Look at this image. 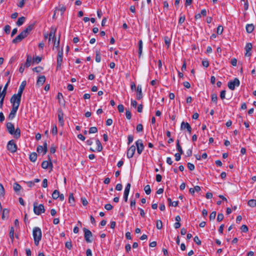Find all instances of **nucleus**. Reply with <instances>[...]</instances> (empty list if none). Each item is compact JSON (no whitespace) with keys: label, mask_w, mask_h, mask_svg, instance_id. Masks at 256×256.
Masks as SVG:
<instances>
[{"label":"nucleus","mask_w":256,"mask_h":256,"mask_svg":"<svg viewBox=\"0 0 256 256\" xmlns=\"http://www.w3.org/2000/svg\"><path fill=\"white\" fill-rule=\"evenodd\" d=\"M6 127L8 132L12 135H13L14 138L18 139L20 136V130L19 128H17L14 130V125L12 122H8L6 124Z\"/></svg>","instance_id":"1"},{"label":"nucleus","mask_w":256,"mask_h":256,"mask_svg":"<svg viewBox=\"0 0 256 256\" xmlns=\"http://www.w3.org/2000/svg\"><path fill=\"white\" fill-rule=\"evenodd\" d=\"M32 236L36 246H38L42 237L41 229L38 227H34L32 230Z\"/></svg>","instance_id":"2"},{"label":"nucleus","mask_w":256,"mask_h":256,"mask_svg":"<svg viewBox=\"0 0 256 256\" xmlns=\"http://www.w3.org/2000/svg\"><path fill=\"white\" fill-rule=\"evenodd\" d=\"M22 96L17 94H14L10 98V102L12 104V106L16 108H19Z\"/></svg>","instance_id":"3"},{"label":"nucleus","mask_w":256,"mask_h":256,"mask_svg":"<svg viewBox=\"0 0 256 256\" xmlns=\"http://www.w3.org/2000/svg\"><path fill=\"white\" fill-rule=\"evenodd\" d=\"M34 212L36 215H40L42 213H44L45 209L44 206L42 204L38 205V203L35 202L34 203Z\"/></svg>","instance_id":"4"},{"label":"nucleus","mask_w":256,"mask_h":256,"mask_svg":"<svg viewBox=\"0 0 256 256\" xmlns=\"http://www.w3.org/2000/svg\"><path fill=\"white\" fill-rule=\"evenodd\" d=\"M63 60V49L60 50L58 53L56 69L58 70L61 68Z\"/></svg>","instance_id":"5"},{"label":"nucleus","mask_w":256,"mask_h":256,"mask_svg":"<svg viewBox=\"0 0 256 256\" xmlns=\"http://www.w3.org/2000/svg\"><path fill=\"white\" fill-rule=\"evenodd\" d=\"M7 149L12 153H14L17 150V146L13 140H10L7 144Z\"/></svg>","instance_id":"6"},{"label":"nucleus","mask_w":256,"mask_h":256,"mask_svg":"<svg viewBox=\"0 0 256 256\" xmlns=\"http://www.w3.org/2000/svg\"><path fill=\"white\" fill-rule=\"evenodd\" d=\"M240 84V82L238 78H235L233 80L230 81L228 84V88L233 90L236 86H238Z\"/></svg>","instance_id":"7"},{"label":"nucleus","mask_w":256,"mask_h":256,"mask_svg":"<svg viewBox=\"0 0 256 256\" xmlns=\"http://www.w3.org/2000/svg\"><path fill=\"white\" fill-rule=\"evenodd\" d=\"M27 36H28L26 34V32L22 31L18 36H17L14 39H13L12 42L14 44H17L21 42Z\"/></svg>","instance_id":"8"},{"label":"nucleus","mask_w":256,"mask_h":256,"mask_svg":"<svg viewBox=\"0 0 256 256\" xmlns=\"http://www.w3.org/2000/svg\"><path fill=\"white\" fill-rule=\"evenodd\" d=\"M84 236L86 241L87 242H92L91 238L92 236V232L86 228H84Z\"/></svg>","instance_id":"9"},{"label":"nucleus","mask_w":256,"mask_h":256,"mask_svg":"<svg viewBox=\"0 0 256 256\" xmlns=\"http://www.w3.org/2000/svg\"><path fill=\"white\" fill-rule=\"evenodd\" d=\"M136 146L137 152L139 154H140L144 149V146L142 140H138L136 142Z\"/></svg>","instance_id":"10"},{"label":"nucleus","mask_w":256,"mask_h":256,"mask_svg":"<svg viewBox=\"0 0 256 256\" xmlns=\"http://www.w3.org/2000/svg\"><path fill=\"white\" fill-rule=\"evenodd\" d=\"M37 152L39 154L44 153V154H46L48 151L47 144L45 142L44 144V146H38L36 149Z\"/></svg>","instance_id":"11"},{"label":"nucleus","mask_w":256,"mask_h":256,"mask_svg":"<svg viewBox=\"0 0 256 256\" xmlns=\"http://www.w3.org/2000/svg\"><path fill=\"white\" fill-rule=\"evenodd\" d=\"M58 120L61 126H63L64 124V112L62 109H59L58 110Z\"/></svg>","instance_id":"12"},{"label":"nucleus","mask_w":256,"mask_h":256,"mask_svg":"<svg viewBox=\"0 0 256 256\" xmlns=\"http://www.w3.org/2000/svg\"><path fill=\"white\" fill-rule=\"evenodd\" d=\"M136 146L134 145L130 146L127 151V156L128 158H132L135 152Z\"/></svg>","instance_id":"13"},{"label":"nucleus","mask_w":256,"mask_h":256,"mask_svg":"<svg viewBox=\"0 0 256 256\" xmlns=\"http://www.w3.org/2000/svg\"><path fill=\"white\" fill-rule=\"evenodd\" d=\"M180 128L182 130H185L186 129L188 133L190 134L192 132V128L190 126V124L188 122H182L181 123L180 125Z\"/></svg>","instance_id":"14"},{"label":"nucleus","mask_w":256,"mask_h":256,"mask_svg":"<svg viewBox=\"0 0 256 256\" xmlns=\"http://www.w3.org/2000/svg\"><path fill=\"white\" fill-rule=\"evenodd\" d=\"M252 44L251 43L249 42V43H247L246 44V46L245 48H244L245 50L246 51V52L245 54V56H251L252 54H251V52H250L252 50Z\"/></svg>","instance_id":"15"},{"label":"nucleus","mask_w":256,"mask_h":256,"mask_svg":"<svg viewBox=\"0 0 256 256\" xmlns=\"http://www.w3.org/2000/svg\"><path fill=\"white\" fill-rule=\"evenodd\" d=\"M18 108H16V106H12V110H11V111L8 115V118L9 120H12V119H14V118Z\"/></svg>","instance_id":"16"},{"label":"nucleus","mask_w":256,"mask_h":256,"mask_svg":"<svg viewBox=\"0 0 256 256\" xmlns=\"http://www.w3.org/2000/svg\"><path fill=\"white\" fill-rule=\"evenodd\" d=\"M56 30V28H51L50 32L48 34V42H50L52 40L53 42L54 40L56 38L55 36Z\"/></svg>","instance_id":"17"},{"label":"nucleus","mask_w":256,"mask_h":256,"mask_svg":"<svg viewBox=\"0 0 256 256\" xmlns=\"http://www.w3.org/2000/svg\"><path fill=\"white\" fill-rule=\"evenodd\" d=\"M42 167L44 169H46L48 167H50V169L52 170V164L50 160V162L47 161V160H44V161L42 162Z\"/></svg>","instance_id":"18"},{"label":"nucleus","mask_w":256,"mask_h":256,"mask_svg":"<svg viewBox=\"0 0 256 256\" xmlns=\"http://www.w3.org/2000/svg\"><path fill=\"white\" fill-rule=\"evenodd\" d=\"M10 82V78H9L8 82L5 84L2 91L1 92L0 98H4V97L6 94V90H7L8 86Z\"/></svg>","instance_id":"19"},{"label":"nucleus","mask_w":256,"mask_h":256,"mask_svg":"<svg viewBox=\"0 0 256 256\" xmlns=\"http://www.w3.org/2000/svg\"><path fill=\"white\" fill-rule=\"evenodd\" d=\"M136 90H137L136 98L138 100H140L142 98V88L140 85L138 86Z\"/></svg>","instance_id":"20"},{"label":"nucleus","mask_w":256,"mask_h":256,"mask_svg":"<svg viewBox=\"0 0 256 256\" xmlns=\"http://www.w3.org/2000/svg\"><path fill=\"white\" fill-rule=\"evenodd\" d=\"M26 85V81H24L22 82L20 86L19 87L18 92V96L20 95L22 96V92L24 91V88Z\"/></svg>","instance_id":"21"},{"label":"nucleus","mask_w":256,"mask_h":256,"mask_svg":"<svg viewBox=\"0 0 256 256\" xmlns=\"http://www.w3.org/2000/svg\"><path fill=\"white\" fill-rule=\"evenodd\" d=\"M46 81V77L44 76H39L38 78L37 82H36V84L39 86L42 85L44 82Z\"/></svg>","instance_id":"22"},{"label":"nucleus","mask_w":256,"mask_h":256,"mask_svg":"<svg viewBox=\"0 0 256 256\" xmlns=\"http://www.w3.org/2000/svg\"><path fill=\"white\" fill-rule=\"evenodd\" d=\"M34 28V24H30L24 30V32H26V34L28 36L29 33L33 30Z\"/></svg>","instance_id":"23"},{"label":"nucleus","mask_w":256,"mask_h":256,"mask_svg":"<svg viewBox=\"0 0 256 256\" xmlns=\"http://www.w3.org/2000/svg\"><path fill=\"white\" fill-rule=\"evenodd\" d=\"M26 18L24 16L19 18L16 22V24L18 26H22L25 22Z\"/></svg>","instance_id":"24"},{"label":"nucleus","mask_w":256,"mask_h":256,"mask_svg":"<svg viewBox=\"0 0 256 256\" xmlns=\"http://www.w3.org/2000/svg\"><path fill=\"white\" fill-rule=\"evenodd\" d=\"M246 30L248 33H251L254 30V26L252 24H248L246 26Z\"/></svg>","instance_id":"25"},{"label":"nucleus","mask_w":256,"mask_h":256,"mask_svg":"<svg viewBox=\"0 0 256 256\" xmlns=\"http://www.w3.org/2000/svg\"><path fill=\"white\" fill-rule=\"evenodd\" d=\"M37 159V154L36 152H32L30 155V160L32 162H35Z\"/></svg>","instance_id":"26"},{"label":"nucleus","mask_w":256,"mask_h":256,"mask_svg":"<svg viewBox=\"0 0 256 256\" xmlns=\"http://www.w3.org/2000/svg\"><path fill=\"white\" fill-rule=\"evenodd\" d=\"M96 144L97 146L96 147V150L98 152H101L102 150V145L100 141L99 140H96Z\"/></svg>","instance_id":"27"},{"label":"nucleus","mask_w":256,"mask_h":256,"mask_svg":"<svg viewBox=\"0 0 256 256\" xmlns=\"http://www.w3.org/2000/svg\"><path fill=\"white\" fill-rule=\"evenodd\" d=\"M248 204L252 208L256 206V200L252 199L249 200L248 202Z\"/></svg>","instance_id":"28"},{"label":"nucleus","mask_w":256,"mask_h":256,"mask_svg":"<svg viewBox=\"0 0 256 256\" xmlns=\"http://www.w3.org/2000/svg\"><path fill=\"white\" fill-rule=\"evenodd\" d=\"M176 149H177L178 151L179 152V153L180 154H183L184 152H183L182 149L180 144V140H176Z\"/></svg>","instance_id":"29"},{"label":"nucleus","mask_w":256,"mask_h":256,"mask_svg":"<svg viewBox=\"0 0 256 256\" xmlns=\"http://www.w3.org/2000/svg\"><path fill=\"white\" fill-rule=\"evenodd\" d=\"M32 60V56L30 55H28L26 62L24 64V66L28 68L30 66Z\"/></svg>","instance_id":"30"},{"label":"nucleus","mask_w":256,"mask_h":256,"mask_svg":"<svg viewBox=\"0 0 256 256\" xmlns=\"http://www.w3.org/2000/svg\"><path fill=\"white\" fill-rule=\"evenodd\" d=\"M14 190L17 192H19L21 188H22V186L20 184H18L16 182L14 184Z\"/></svg>","instance_id":"31"},{"label":"nucleus","mask_w":256,"mask_h":256,"mask_svg":"<svg viewBox=\"0 0 256 256\" xmlns=\"http://www.w3.org/2000/svg\"><path fill=\"white\" fill-rule=\"evenodd\" d=\"M60 196V192L58 190H54L52 194V198L56 200Z\"/></svg>","instance_id":"32"},{"label":"nucleus","mask_w":256,"mask_h":256,"mask_svg":"<svg viewBox=\"0 0 256 256\" xmlns=\"http://www.w3.org/2000/svg\"><path fill=\"white\" fill-rule=\"evenodd\" d=\"M96 61L97 62H100L101 61V56L100 53L99 51L96 50Z\"/></svg>","instance_id":"33"},{"label":"nucleus","mask_w":256,"mask_h":256,"mask_svg":"<svg viewBox=\"0 0 256 256\" xmlns=\"http://www.w3.org/2000/svg\"><path fill=\"white\" fill-rule=\"evenodd\" d=\"M142 40H140L138 42V54L140 56L141 55L142 51Z\"/></svg>","instance_id":"34"},{"label":"nucleus","mask_w":256,"mask_h":256,"mask_svg":"<svg viewBox=\"0 0 256 256\" xmlns=\"http://www.w3.org/2000/svg\"><path fill=\"white\" fill-rule=\"evenodd\" d=\"M144 190L146 194H150L151 192V189L149 185H146L144 188Z\"/></svg>","instance_id":"35"},{"label":"nucleus","mask_w":256,"mask_h":256,"mask_svg":"<svg viewBox=\"0 0 256 256\" xmlns=\"http://www.w3.org/2000/svg\"><path fill=\"white\" fill-rule=\"evenodd\" d=\"M52 133L53 135H56L58 133V129L56 124L52 126Z\"/></svg>","instance_id":"36"},{"label":"nucleus","mask_w":256,"mask_h":256,"mask_svg":"<svg viewBox=\"0 0 256 256\" xmlns=\"http://www.w3.org/2000/svg\"><path fill=\"white\" fill-rule=\"evenodd\" d=\"M130 186H131L130 184V183L127 184L125 188V189H124V194H129Z\"/></svg>","instance_id":"37"},{"label":"nucleus","mask_w":256,"mask_h":256,"mask_svg":"<svg viewBox=\"0 0 256 256\" xmlns=\"http://www.w3.org/2000/svg\"><path fill=\"white\" fill-rule=\"evenodd\" d=\"M9 214V210L6 209L4 208L3 210L2 211V219L4 220L5 216H8Z\"/></svg>","instance_id":"38"},{"label":"nucleus","mask_w":256,"mask_h":256,"mask_svg":"<svg viewBox=\"0 0 256 256\" xmlns=\"http://www.w3.org/2000/svg\"><path fill=\"white\" fill-rule=\"evenodd\" d=\"M14 228L13 227H11L10 232V236L12 240H13L14 238Z\"/></svg>","instance_id":"39"},{"label":"nucleus","mask_w":256,"mask_h":256,"mask_svg":"<svg viewBox=\"0 0 256 256\" xmlns=\"http://www.w3.org/2000/svg\"><path fill=\"white\" fill-rule=\"evenodd\" d=\"M156 228L158 230H160L162 226V223L160 220H158L156 224Z\"/></svg>","instance_id":"40"},{"label":"nucleus","mask_w":256,"mask_h":256,"mask_svg":"<svg viewBox=\"0 0 256 256\" xmlns=\"http://www.w3.org/2000/svg\"><path fill=\"white\" fill-rule=\"evenodd\" d=\"M97 132L98 129L95 126L90 128L88 131L90 134H94L96 133Z\"/></svg>","instance_id":"41"},{"label":"nucleus","mask_w":256,"mask_h":256,"mask_svg":"<svg viewBox=\"0 0 256 256\" xmlns=\"http://www.w3.org/2000/svg\"><path fill=\"white\" fill-rule=\"evenodd\" d=\"M223 32V27L222 26H218L216 28V32L218 34H221Z\"/></svg>","instance_id":"42"},{"label":"nucleus","mask_w":256,"mask_h":256,"mask_svg":"<svg viewBox=\"0 0 256 256\" xmlns=\"http://www.w3.org/2000/svg\"><path fill=\"white\" fill-rule=\"evenodd\" d=\"M5 190L2 184L0 183V195L4 196V195Z\"/></svg>","instance_id":"43"},{"label":"nucleus","mask_w":256,"mask_h":256,"mask_svg":"<svg viewBox=\"0 0 256 256\" xmlns=\"http://www.w3.org/2000/svg\"><path fill=\"white\" fill-rule=\"evenodd\" d=\"M65 246L68 250H71L72 248V244L71 240L66 242L65 244Z\"/></svg>","instance_id":"44"},{"label":"nucleus","mask_w":256,"mask_h":256,"mask_svg":"<svg viewBox=\"0 0 256 256\" xmlns=\"http://www.w3.org/2000/svg\"><path fill=\"white\" fill-rule=\"evenodd\" d=\"M10 26L9 25H6L4 28V30L6 34H9L10 30Z\"/></svg>","instance_id":"45"},{"label":"nucleus","mask_w":256,"mask_h":256,"mask_svg":"<svg viewBox=\"0 0 256 256\" xmlns=\"http://www.w3.org/2000/svg\"><path fill=\"white\" fill-rule=\"evenodd\" d=\"M42 60V58L40 56H36V57H34L33 58V62H36V64H38Z\"/></svg>","instance_id":"46"},{"label":"nucleus","mask_w":256,"mask_h":256,"mask_svg":"<svg viewBox=\"0 0 256 256\" xmlns=\"http://www.w3.org/2000/svg\"><path fill=\"white\" fill-rule=\"evenodd\" d=\"M240 230L242 232H246L248 230V228L246 225L243 224L240 228Z\"/></svg>","instance_id":"47"},{"label":"nucleus","mask_w":256,"mask_h":256,"mask_svg":"<svg viewBox=\"0 0 256 256\" xmlns=\"http://www.w3.org/2000/svg\"><path fill=\"white\" fill-rule=\"evenodd\" d=\"M136 131L138 132H141L143 130V126L142 124H138L136 126Z\"/></svg>","instance_id":"48"},{"label":"nucleus","mask_w":256,"mask_h":256,"mask_svg":"<svg viewBox=\"0 0 256 256\" xmlns=\"http://www.w3.org/2000/svg\"><path fill=\"white\" fill-rule=\"evenodd\" d=\"M212 100L213 102H216L218 100V96L216 94H212L211 96Z\"/></svg>","instance_id":"49"},{"label":"nucleus","mask_w":256,"mask_h":256,"mask_svg":"<svg viewBox=\"0 0 256 256\" xmlns=\"http://www.w3.org/2000/svg\"><path fill=\"white\" fill-rule=\"evenodd\" d=\"M118 109L120 112H123L124 110V106L122 104L118 105Z\"/></svg>","instance_id":"50"},{"label":"nucleus","mask_w":256,"mask_h":256,"mask_svg":"<svg viewBox=\"0 0 256 256\" xmlns=\"http://www.w3.org/2000/svg\"><path fill=\"white\" fill-rule=\"evenodd\" d=\"M194 242L198 244V245H200L201 244V241L199 239L198 237V236H196L194 238Z\"/></svg>","instance_id":"51"},{"label":"nucleus","mask_w":256,"mask_h":256,"mask_svg":"<svg viewBox=\"0 0 256 256\" xmlns=\"http://www.w3.org/2000/svg\"><path fill=\"white\" fill-rule=\"evenodd\" d=\"M126 118L128 120H130L132 118V114L130 110H126Z\"/></svg>","instance_id":"52"},{"label":"nucleus","mask_w":256,"mask_h":256,"mask_svg":"<svg viewBox=\"0 0 256 256\" xmlns=\"http://www.w3.org/2000/svg\"><path fill=\"white\" fill-rule=\"evenodd\" d=\"M224 219V215L222 214H218L217 216V220L220 222Z\"/></svg>","instance_id":"53"},{"label":"nucleus","mask_w":256,"mask_h":256,"mask_svg":"<svg viewBox=\"0 0 256 256\" xmlns=\"http://www.w3.org/2000/svg\"><path fill=\"white\" fill-rule=\"evenodd\" d=\"M216 216V212H212L210 215V220H214Z\"/></svg>","instance_id":"54"},{"label":"nucleus","mask_w":256,"mask_h":256,"mask_svg":"<svg viewBox=\"0 0 256 256\" xmlns=\"http://www.w3.org/2000/svg\"><path fill=\"white\" fill-rule=\"evenodd\" d=\"M188 168L190 170H193L194 169V166L192 163L188 162Z\"/></svg>","instance_id":"55"},{"label":"nucleus","mask_w":256,"mask_h":256,"mask_svg":"<svg viewBox=\"0 0 256 256\" xmlns=\"http://www.w3.org/2000/svg\"><path fill=\"white\" fill-rule=\"evenodd\" d=\"M202 64L204 67L208 68L209 66V62L208 60H202Z\"/></svg>","instance_id":"56"},{"label":"nucleus","mask_w":256,"mask_h":256,"mask_svg":"<svg viewBox=\"0 0 256 256\" xmlns=\"http://www.w3.org/2000/svg\"><path fill=\"white\" fill-rule=\"evenodd\" d=\"M226 92L225 90H223L220 92V97L222 100H224L226 98Z\"/></svg>","instance_id":"57"},{"label":"nucleus","mask_w":256,"mask_h":256,"mask_svg":"<svg viewBox=\"0 0 256 256\" xmlns=\"http://www.w3.org/2000/svg\"><path fill=\"white\" fill-rule=\"evenodd\" d=\"M42 70V68L41 66L36 67L33 68V70L36 72H40Z\"/></svg>","instance_id":"58"},{"label":"nucleus","mask_w":256,"mask_h":256,"mask_svg":"<svg viewBox=\"0 0 256 256\" xmlns=\"http://www.w3.org/2000/svg\"><path fill=\"white\" fill-rule=\"evenodd\" d=\"M185 20V16H181L178 20V23L180 24H182Z\"/></svg>","instance_id":"59"},{"label":"nucleus","mask_w":256,"mask_h":256,"mask_svg":"<svg viewBox=\"0 0 256 256\" xmlns=\"http://www.w3.org/2000/svg\"><path fill=\"white\" fill-rule=\"evenodd\" d=\"M181 154H180V153H176L175 154H174V156H175V158H176V161H179L180 160V158H181Z\"/></svg>","instance_id":"60"},{"label":"nucleus","mask_w":256,"mask_h":256,"mask_svg":"<svg viewBox=\"0 0 256 256\" xmlns=\"http://www.w3.org/2000/svg\"><path fill=\"white\" fill-rule=\"evenodd\" d=\"M113 206H112V204H106L105 206H104V208L108 210H111Z\"/></svg>","instance_id":"61"},{"label":"nucleus","mask_w":256,"mask_h":256,"mask_svg":"<svg viewBox=\"0 0 256 256\" xmlns=\"http://www.w3.org/2000/svg\"><path fill=\"white\" fill-rule=\"evenodd\" d=\"M122 188V186L121 184H118L116 186V190L120 191Z\"/></svg>","instance_id":"62"},{"label":"nucleus","mask_w":256,"mask_h":256,"mask_svg":"<svg viewBox=\"0 0 256 256\" xmlns=\"http://www.w3.org/2000/svg\"><path fill=\"white\" fill-rule=\"evenodd\" d=\"M68 202L70 203H73L74 202V197L72 194L70 195Z\"/></svg>","instance_id":"63"},{"label":"nucleus","mask_w":256,"mask_h":256,"mask_svg":"<svg viewBox=\"0 0 256 256\" xmlns=\"http://www.w3.org/2000/svg\"><path fill=\"white\" fill-rule=\"evenodd\" d=\"M128 144H130V143H132L134 140V137L132 135H128Z\"/></svg>","instance_id":"64"}]
</instances>
